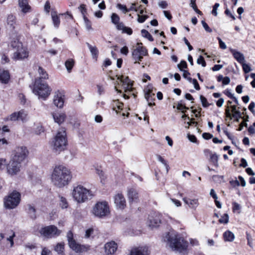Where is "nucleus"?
<instances>
[{"label": "nucleus", "instance_id": "1", "mask_svg": "<svg viewBox=\"0 0 255 255\" xmlns=\"http://www.w3.org/2000/svg\"><path fill=\"white\" fill-rule=\"evenodd\" d=\"M72 177L70 170L63 165H55L51 175L52 183L58 188H62L67 185Z\"/></svg>", "mask_w": 255, "mask_h": 255}, {"label": "nucleus", "instance_id": "2", "mask_svg": "<svg viewBox=\"0 0 255 255\" xmlns=\"http://www.w3.org/2000/svg\"><path fill=\"white\" fill-rule=\"evenodd\" d=\"M166 238L167 244L172 250L181 252L186 249L188 243L176 232H169Z\"/></svg>", "mask_w": 255, "mask_h": 255}, {"label": "nucleus", "instance_id": "3", "mask_svg": "<svg viewBox=\"0 0 255 255\" xmlns=\"http://www.w3.org/2000/svg\"><path fill=\"white\" fill-rule=\"evenodd\" d=\"M51 91V88L46 82H43L40 79H35L32 92L39 98L45 100L50 95Z\"/></svg>", "mask_w": 255, "mask_h": 255}, {"label": "nucleus", "instance_id": "4", "mask_svg": "<svg viewBox=\"0 0 255 255\" xmlns=\"http://www.w3.org/2000/svg\"><path fill=\"white\" fill-rule=\"evenodd\" d=\"M74 199L79 203H84L93 196L92 192L81 185L74 187L72 192Z\"/></svg>", "mask_w": 255, "mask_h": 255}, {"label": "nucleus", "instance_id": "5", "mask_svg": "<svg viewBox=\"0 0 255 255\" xmlns=\"http://www.w3.org/2000/svg\"><path fill=\"white\" fill-rule=\"evenodd\" d=\"M10 46L13 51L12 58L15 60H22L28 57L27 49L22 43L15 39L11 41Z\"/></svg>", "mask_w": 255, "mask_h": 255}, {"label": "nucleus", "instance_id": "6", "mask_svg": "<svg viewBox=\"0 0 255 255\" xmlns=\"http://www.w3.org/2000/svg\"><path fill=\"white\" fill-rule=\"evenodd\" d=\"M67 145L66 131L62 128L59 130L53 141V150L59 153L64 150Z\"/></svg>", "mask_w": 255, "mask_h": 255}, {"label": "nucleus", "instance_id": "7", "mask_svg": "<svg viewBox=\"0 0 255 255\" xmlns=\"http://www.w3.org/2000/svg\"><path fill=\"white\" fill-rule=\"evenodd\" d=\"M62 231L54 225H49L41 228L39 230L41 236L45 239L55 238L59 236Z\"/></svg>", "mask_w": 255, "mask_h": 255}, {"label": "nucleus", "instance_id": "8", "mask_svg": "<svg viewBox=\"0 0 255 255\" xmlns=\"http://www.w3.org/2000/svg\"><path fill=\"white\" fill-rule=\"evenodd\" d=\"M67 238L69 247L76 253H83L88 251L90 249L89 245H82L78 244L73 239V234L71 231L68 232Z\"/></svg>", "mask_w": 255, "mask_h": 255}, {"label": "nucleus", "instance_id": "9", "mask_svg": "<svg viewBox=\"0 0 255 255\" xmlns=\"http://www.w3.org/2000/svg\"><path fill=\"white\" fill-rule=\"evenodd\" d=\"M92 213L96 217L103 218L110 214L108 204L106 201L99 202L95 204L92 210Z\"/></svg>", "mask_w": 255, "mask_h": 255}, {"label": "nucleus", "instance_id": "10", "mask_svg": "<svg viewBox=\"0 0 255 255\" xmlns=\"http://www.w3.org/2000/svg\"><path fill=\"white\" fill-rule=\"evenodd\" d=\"M20 194L16 191H13L7 197L4 199V204L7 209H13L19 203Z\"/></svg>", "mask_w": 255, "mask_h": 255}, {"label": "nucleus", "instance_id": "11", "mask_svg": "<svg viewBox=\"0 0 255 255\" xmlns=\"http://www.w3.org/2000/svg\"><path fill=\"white\" fill-rule=\"evenodd\" d=\"M148 51L145 47H136L132 52V58L134 60V63H139L143 59V56H147Z\"/></svg>", "mask_w": 255, "mask_h": 255}, {"label": "nucleus", "instance_id": "12", "mask_svg": "<svg viewBox=\"0 0 255 255\" xmlns=\"http://www.w3.org/2000/svg\"><path fill=\"white\" fill-rule=\"evenodd\" d=\"M28 154V151L25 147H18L15 150V153L13 156V160L21 164Z\"/></svg>", "mask_w": 255, "mask_h": 255}, {"label": "nucleus", "instance_id": "13", "mask_svg": "<svg viewBox=\"0 0 255 255\" xmlns=\"http://www.w3.org/2000/svg\"><path fill=\"white\" fill-rule=\"evenodd\" d=\"M21 164L11 159L7 165V170L11 175L16 174L19 171Z\"/></svg>", "mask_w": 255, "mask_h": 255}, {"label": "nucleus", "instance_id": "14", "mask_svg": "<svg viewBox=\"0 0 255 255\" xmlns=\"http://www.w3.org/2000/svg\"><path fill=\"white\" fill-rule=\"evenodd\" d=\"M161 221V215L159 213H153L148 217V225L151 227L159 226Z\"/></svg>", "mask_w": 255, "mask_h": 255}, {"label": "nucleus", "instance_id": "15", "mask_svg": "<svg viewBox=\"0 0 255 255\" xmlns=\"http://www.w3.org/2000/svg\"><path fill=\"white\" fill-rule=\"evenodd\" d=\"M118 249V245L114 241L107 243L104 246L105 253L106 255H112L115 253Z\"/></svg>", "mask_w": 255, "mask_h": 255}, {"label": "nucleus", "instance_id": "16", "mask_svg": "<svg viewBox=\"0 0 255 255\" xmlns=\"http://www.w3.org/2000/svg\"><path fill=\"white\" fill-rule=\"evenodd\" d=\"M114 202L117 208L124 209L126 206V201L124 195L118 193L114 197Z\"/></svg>", "mask_w": 255, "mask_h": 255}, {"label": "nucleus", "instance_id": "17", "mask_svg": "<svg viewBox=\"0 0 255 255\" xmlns=\"http://www.w3.org/2000/svg\"><path fill=\"white\" fill-rule=\"evenodd\" d=\"M118 79L122 83V87L125 89V92L132 90V83L128 77L122 76L118 78Z\"/></svg>", "mask_w": 255, "mask_h": 255}, {"label": "nucleus", "instance_id": "18", "mask_svg": "<svg viewBox=\"0 0 255 255\" xmlns=\"http://www.w3.org/2000/svg\"><path fill=\"white\" fill-rule=\"evenodd\" d=\"M15 237V233L12 230H5L4 233H1L0 234V239L1 240L6 238V240L9 241L10 244V247L13 245V238Z\"/></svg>", "mask_w": 255, "mask_h": 255}, {"label": "nucleus", "instance_id": "19", "mask_svg": "<svg viewBox=\"0 0 255 255\" xmlns=\"http://www.w3.org/2000/svg\"><path fill=\"white\" fill-rule=\"evenodd\" d=\"M64 97L63 94L59 91L55 92L53 99L54 105L58 108H62L64 103Z\"/></svg>", "mask_w": 255, "mask_h": 255}, {"label": "nucleus", "instance_id": "20", "mask_svg": "<svg viewBox=\"0 0 255 255\" xmlns=\"http://www.w3.org/2000/svg\"><path fill=\"white\" fill-rule=\"evenodd\" d=\"M128 197L130 203L136 202L138 200V193L134 188H130L128 190Z\"/></svg>", "mask_w": 255, "mask_h": 255}, {"label": "nucleus", "instance_id": "21", "mask_svg": "<svg viewBox=\"0 0 255 255\" xmlns=\"http://www.w3.org/2000/svg\"><path fill=\"white\" fill-rule=\"evenodd\" d=\"M9 78L10 75L8 71L0 69V81L2 83L6 84L8 82Z\"/></svg>", "mask_w": 255, "mask_h": 255}, {"label": "nucleus", "instance_id": "22", "mask_svg": "<svg viewBox=\"0 0 255 255\" xmlns=\"http://www.w3.org/2000/svg\"><path fill=\"white\" fill-rule=\"evenodd\" d=\"M183 200L185 203L188 205L191 209H196L199 205L198 200L197 199H191L190 198H184Z\"/></svg>", "mask_w": 255, "mask_h": 255}, {"label": "nucleus", "instance_id": "23", "mask_svg": "<svg viewBox=\"0 0 255 255\" xmlns=\"http://www.w3.org/2000/svg\"><path fill=\"white\" fill-rule=\"evenodd\" d=\"M230 51L232 53L234 58L240 63H243L245 61V57L242 53L237 51L233 49H230Z\"/></svg>", "mask_w": 255, "mask_h": 255}, {"label": "nucleus", "instance_id": "24", "mask_svg": "<svg viewBox=\"0 0 255 255\" xmlns=\"http://www.w3.org/2000/svg\"><path fill=\"white\" fill-rule=\"evenodd\" d=\"M18 6L24 13L30 11L31 7L28 4V1H18Z\"/></svg>", "mask_w": 255, "mask_h": 255}, {"label": "nucleus", "instance_id": "25", "mask_svg": "<svg viewBox=\"0 0 255 255\" xmlns=\"http://www.w3.org/2000/svg\"><path fill=\"white\" fill-rule=\"evenodd\" d=\"M54 121L59 125L62 123L66 118V115L64 113H55L53 114Z\"/></svg>", "mask_w": 255, "mask_h": 255}, {"label": "nucleus", "instance_id": "26", "mask_svg": "<svg viewBox=\"0 0 255 255\" xmlns=\"http://www.w3.org/2000/svg\"><path fill=\"white\" fill-rule=\"evenodd\" d=\"M144 96L149 106H152L154 105V103H152V102L154 100V98H153V97L154 96V94H152L149 89L145 93Z\"/></svg>", "mask_w": 255, "mask_h": 255}, {"label": "nucleus", "instance_id": "27", "mask_svg": "<svg viewBox=\"0 0 255 255\" xmlns=\"http://www.w3.org/2000/svg\"><path fill=\"white\" fill-rule=\"evenodd\" d=\"M223 237L225 241L228 242H232L235 239L234 234L230 231H226L223 234Z\"/></svg>", "mask_w": 255, "mask_h": 255}, {"label": "nucleus", "instance_id": "28", "mask_svg": "<svg viewBox=\"0 0 255 255\" xmlns=\"http://www.w3.org/2000/svg\"><path fill=\"white\" fill-rule=\"evenodd\" d=\"M51 16L53 24L55 27H58L60 23V18L57 15L56 11L51 12Z\"/></svg>", "mask_w": 255, "mask_h": 255}, {"label": "nucleus", "instance_id": "29", "mask_svg": "<svg viewBox=\"0 0 255 255\" xmlns=\"http://www.w3.org/2000/svg\"><path fill=\"white\" fill-rule=\"evenodd\" d=\"M86 44L90 51V52L92 55L93 58L94 59H96L97 58L99 53L97 48L96 46H93L89 43H87Z\"/></svg>", "mask_w": 255, "mask_h": 255}, {"label": "nucleus", "instance_id": "30", "mask_svg": "<svg viewBox=\"0 0 255 255\" xmlns=\"http://www.w3.org/2000/svg\"><path fill=\"white\" fill-rule=\"evenodd\" d=\"M74 64L75 61L73 59H69L65 61V66L68 73L71 72Z\"/></svg>", "mask_w": 255, "mask_h": 255}, {"label": "nucleus", "instance_id": "31", "mask_svg": "<svg viewBox=\"0 0 255 255\" xmlns=\"http://www.w3.org/2000/svg\"><path fill=\"white\" fill-rule=\"evenodd\" d=\"M59 205L61 208L63 209L67 208L69 205L67 199L65 197L61 196H59Z\"/></svg>", "mask_w": 255, "mask_h": 255}, {"label": "nucleus", "instance_id": "32", "mask_svg": "<svg viewBox=\"0 0 255 255\" xmlns=\"http://www.w3.org/2000/svg\"><path fill=\"white\" fill-rule=\"evenodd\" d=\"M64 243L63 242L58 243L54 248L55 251L59 254H62L64 250Z\"/></svg>", "mask_w": 255, "mask_h": 255}, {"label": "nucleus", "instance_id": "33", "mask_svg": "<svg viewBox=\"0 0 255 255\" xmlns=\"http://www.w3.org/2000/svg\"><path fill=\"white\" fill-rule=\"evenodd\" d=\"M18 115L19 120H20L22 122H24L26 120V118L27 116V113L23 110H20L17 112Z\"/></svg>", "mask_w": 255, "mask_h": 255}, {"label": "nucleus", "instance_id": "34", "mask_svg": "<svg viewBox=\"0 0 255 255\" xmlns=\"http://www.w3.org/2000/svg\"><path fill=\"white\" fill-rule=\"evenodd\" d=\"M28 213L30 215L32 218L35 219L36 218L35 212L36 209L35 208L30 204L27 205Z\"/></svg>", "mask_w": 255, "mask_h": 255}, {"label": "nucleus", "instance_id": "35", "mask_svg": "<svg viewBox=\"0 0 255 255\" xmlns=\"http://www.w3.org/2000/svg\"><path fill=\"white\" fill-rule=\"evenodd\" d=\"M38 72L40 75V77L38 79H48V75L46 72V71L41 67H39L38 68Z\"/></svg>", "mask_w": 255, "mask_h": 255}, {"label": "nucleus", "instance_id": "36", "mask_svg": "<svg viewBox=\"0 0 255 255\" xmlns=\"http://www.w3.org/2000/svg\"><path fill=\"white\" fill-rule=\"evenodd\" d=\"M7 24L12 27L14 28V25L15 23V17L13 15H8L7 18Z\"/></svg>", "mask_w": 255, "mask_h": 255}, {"label": "nucleus", "instance_id": "37", "mask_svg": "<svg viewBox=\"0 0 255 255\" xmlns=\"http://www.w3.org/2000/svg\"><path fill=\"white\" fill-rule=\"evenodd\" d=\"M141 33L143 37L148 39L150 41H153V38L152 36L146 30L142 29L141 31Z\"/></svg>", "mask_w": 255, "mask_h": 255}, {"label": "nucleus", "instance_id": "38", "mask_svg": "<svg viewBox=\"0 0 255 255\" xmlns=\"http://www.w3.org/2000/svg\"><path fill=\"white\" fill-rule=\"evenodd\" d=\"M210 160L214 166L217 167H218V156L216 153L211 155Z\"/></svg>", "mask_w": 255, "mask_h": 255}, {"label": "nucleus", "instance_id": "39", "mask_svg": "<svg viewBox=\"0 0 255 255\" xmlns=\"http://www.w3.org/2000/svg\"><path fill=\"white\" fill-rule=\"evenodd\" d=\"M96 173L99 175L101 179V182L103 183V182L105 180L106 177L105 175L104 172L103 170H101L99 168L96 169Z\"/></svg>", "mask_w": 255, "mask_h": 255}, {"label": "nucleus", "instance_id": "40", "mask_svg": "<svg viewBox=\"0 0 255 255\" xmlns=\"http://www.w3.org/2000/svg\"><path fill=\"white\" fill-rule=\"evenodd\" d=\"M120 17L119 15L115 13H113L111 16V20L112 22L115 24V25L117 24L118 23L120 22Z\"/></svg>", "mask_w": 255, "mask_h": 255}, {"label": "nucleus", "instance_id": "41", "mask_svg": "<svg viewBox=\"0 0 255 255\" xmlns=\"http://www.w3.org/2000/svg\"><path fill=\"white\" fill-rule=\"evenodd\" d=\"M220 223L227 224L229 222V216L224 214L219 220Z\"/></svg>", "mask_w": 255, "mask_h": 255}, {"label": "nucleus", "instance_id": "42", "mask_svg": "<svg viewBox=\"0 0 255 255\" xmlns=\"http://www.w3.org/2000/svg\"><path fill=\"white\" fill-rule=\"evenodd\" d=\"M200 99L203 107L207 108L209 106L210 104L208 103L207 100L205 97H204L203 96L201 95L200 97Z\"/></svg>", "mask_w": 255, "mask_h": 255}, {"label": "nucleus", "instance_id": "43", "mask_svg": "<svg viewBox=\"0 0 255 255\" xmlns=\"http://www.w3.org/2000/svg\"><path fill=\"white\" fill-rule=\"evenodd\" d=\"M84 20L87 29L88 30H91L92 28L91 21L88 19L87 17H86V16H84Z\"/></svg>", "mask_w": 255, "mask_h": 255}, {"label": "nucleus", "instance_id": "44", "mask_svg": "<svg viewBox=\"0 0 255 255\" xmlns=\"http://www.w3.org/2000/svg\"><path fill=\"white\" fill-rule=\"evenodd\" d=\"M232 111L234 113L232 115L233 117H235L236 115H238V117H241V114L240 111L236 110V106L234 105L231 106Z\"/></svg>", "mask_w": 255, "mask_h": 255}, {"label": "nucleus", "instance_id": "45", "mask_svg": "<svg viewBox=\"0 0 255 255\" xmlns=\"http://www.w3.org/2000/svg\"><path fill=\"white\" fill-rule=\"evenodd\" d=\"M137 21L139 23L144 22L145 21V20L148 17V16L147 15H140L139 14H137Z\"/></svg>", "mask_w": 255, "mask_h": 255}, {"label": "nucleus", "instance_id": "46", "mask_svg": "<svg viewBox=\"0 0 255 255\" xmlns=\"http://www.w3.org/2000/svg\"><path fill=\"white\" fill-rule=\"evenodd\" d=\"M241 64H242L243 71L245 73H248L251 71V68L249 65L245 63L244 62Z\"/></svg>", "mask_w": 255, "mask_h": 255}, {"label": "nucleus", "instance_id": "47", "mask_svg": "<svg viewBox=\"0 0 255 255\" xmlns=\"http://www.w3.org/2000/svg\"><path fill=\"white\" fill-rule=\"evenodd\" d=\"M117 7L120 10H122L124 13H126L129 11V10H128V8H127L125 5H123L121 3H118L117 4Z\"/></svg>", "mask_w": 255, "mask_h": 255}, {"label": "nucleus", "instance_id": "48", "mask_svg": "<svg viewBox=\"0 0 255 255\" xmlns=\"http://www.w3.org/2000/svg\"><path fill=\"white\" fill-rule=\"evenodd\" d=\"M9 120L11 121H16L19 120L17 112L12 113L10 115Z\"/></svg>", "mask_w": 255, "mask_h": 255}, {"label": "nucleus", "instance_id": "49", "mask_svg": "<svg viewBox=\"0 0 255 255\" xmlns=\"http://www.w3.org/2000/svg\"><path fill=\"white\" fill-rule=\"evenodd\" d=\"M201 23L202 24L203 27L207 32L210 33L212 32V29L209 27L207 23L204 20H202Z\"/></svg>", "mask_w": 255, "mask_h": 255}, {"label": "nucleus", "instance_id": "50", "mask_svg": "<svg viewBox=\"0 0 255 255\" xmlns=\"http://www.w3.org/2000/svg\"><path fill=\"white\" fill-rule=\"evenodd\" d=\"M190 74L186 70H183V77L186 79L189 82H191L192 79L189 77Z\"/></svg>", "mask_w": 255, "mask_h": 255}, {"label": "nucleus", "instance_id": "51", "mask_svg": "<svg viewBox=\"0 0 255 255\" xmlns=\"http://www.w3.org/2000/svg\"><path fill=\"white\" fill-rule=\"evenodd\" d=\"M197 63L198 64H201L203 67H205L206 65V63L205 61L204 60V58L202 56H200L197 60Z\"/></svg>", "mask_w": 255, "mask_h": 255}, {"label": "nucleus", "instance_id": "52", "mask_svg": "<svg viewBox=\"0 0 255 255\" xmlns=\"http://www.w3.org/2000/svg\"><path fill=\"white\" fill-rule=\"evenodd\" d=\"M219 6H220V4L219 3H216L213 7V10H212V13L215 16H217L218 14L217 9L219 7Z\"/></svg>", "mask_w": 255, "mask_h": 255}, {"label": "nucleus", "instance_id": "53", "mask_svg": "<svg viewBox=\"0 0 255 255\" xmlns=\"http://www.w3.org/2000/svg\"><path fill=\"white\" fill-rule=\"evenodd\" d=\"M177 109L178 110H180L182 113H184V110L188 109V108L186 107L185 105H182L181 103H178L177 104Z\"/></svg>", "mask_w": 255, "mask_h": 255}, {"label": "nucleus", "instance_id": "54", "mask_svg": "<svg viewBox=\"0 0 255 255\" xmlns=\"http://www.w3.org/2000/svg\"><path fill=\"white\" fill-rule=\"evenodd\" d=\"M217 39L219 41V44L220 47L221 49H225L227 48L226 45L225 43L222 40V39L220 37H217Z\"/></svg>", "mask_w": 255, "mask_h": 255}, {"label": "nucleus", "instance_id": "55", "mask_svg": "<svg viewBox=\"0 0 255 255\" xmlns=\"http://www.w3.org/2000/svg\"><path fill=\"white\" fill-rule=\"evenodd\" d=\"M187 66V63L185 61H181L178 65V67L181 70L182 68H186Z\"/></svg>", "mask_w": 255, "mask_h": 255}, {"label": "nucleus", "instance_id": "56", "mask_svg": "<svg viewBox=\"0 0 255 255\" xmlns=\"http://www.w3.org/2000/svg\"><path fill=\"white\" fill-rule=\"evenodd\" d=\"M123 33H127L128 35H131L132 33L131 28L128 27H125V29L123 30Z\"/></svg>", "mask_w": 255, "mask_h": 255}, {"label": "nucleus", "instance_id": "57", "mask_svg": "<svg viewBox=\"0 0 255 255\" xmlns=\"http://www.w3.org/2000/svg\"><path fill=\"white\" fill-rule=\"evenodd\" d=\"M18 97L20 100L21 104L24 105L26 103V99L25 96L22 94H19Z\"/></svg>", "mask_w": 255, "mask_h": 255}, {"label": "nucleus", "instance_id": "58", "mask_svg": "<svg viewBox=\"0 0 255 255\" xmlns=\"http://www.w3.org/2000/svg\"><path fill=\"white\" fill-rule=\"evenodd\" d=\"M202 137L205 139H210L213 137V135L209 133L204 132L202 134Z\"/></svg>", "mask_w": 255, "mask_h": 255}, {"label": "nucleus", "instance_id": "59", "mask_svg": "<svg viewBox=\"0 0 255 255\" xmlns=\"http://www.w3.org/2000/svg\"><path fill=\"white\" fill-rule=\"evenodd\" d=\"M191 82H192V83L194 85L195 89L197 90H199L200 88L197 80L195 79H192Z\"/></svg>", "mask_w": 255, "mask_h": 255}, {"label": "nucleus", "instance_id": "60", "mask_svg": "<svg viewBox=\"0 0 255 255\" xmlns=\"http://www.w3.org/2000/svg\"><path fill=\"white\" fill-rule=\"evenodd\" d=\"M212 178L215 181H221V180L223 179L224 177L220 175H214L213 176Z\"/></svg>", "mask_w": 255, "mask_h": 255}, {"label": "nucleus", "instance_id": "61", "mask_svg": "<svg viewBox=\"0 0 255 255\" xmlns=\"http://www.w3.org/2000/svg\"><path fill=\"white\" fill-rule=\"evenodd\" d=\"M81 12L82 13V15L84 16H85V13L86 11V6H85V5L84 4H81L79 7Z\"/></svg>", "mask_w": 255, "mask_h": 255}, {"label": "nucleus", "instance_id": "62", "mask_svg": "<svg viewBox=\"0 0 255 255\" xmlns=\"http://www.w3.org/2000/svg\"><path fill=\"white\" fill-rule=\"evenodd\" d=\"M116 25L117 28L118 30H122V31L123 29H125V26L124 25V23L123 22H119Z\"/></svg>", "mask_w": 255, "mask_h": 255}, {"label": "nucleus", "instance_id": "63", "mask_svg": "<svg viewBox=\"0 0 255 255\" xmlns=\"http://www.w3.org/2000/svg\"><path fill=\"white\" fill-rule=\"evenodd\" d=\"M50 253L51 252L50 250L46 248H44L42 249L41 255H49Z\"/></svg>", "mask_w": 255, "mask_h": 255}, {"label": "nucleus", "instance_id": "64", "mask_svg": "<svg viewBox=\"0 0 255 255\" xmlns=\"http://www.w3.org/2000/svg\"><path fill=\"white\" fill-rule=\"evenodd\" d=\"M121 53L127 55L128 53V47L126 46L123 47L121 49Z\"/></svg>", "mask_w": 255, "mask_h": 255}]
</instances>
